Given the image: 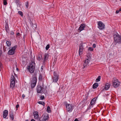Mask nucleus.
Here are the masks:
<instances>
[{
    "instance_id": "55",
    "label": "nucleus",
    "mask_w": 121,
    "mask_h": 121,
    "mask_svg": "<svg viewBox=\"0 0 121 121\" xmlns=\"http://www.w3.org/2000/svg\"><path fill=\"white\" fill-rule=\"evenodd\" d=\"M32 84H34V83H32Z\"/></svg>"
},
{
    "instance_id": "50",
    "label": "nucleus",
    "mask_w": 121,
    "mask_h": 121,
    "mask_svg": "<svg viewBox=\"0 0 121 121\" xmlns=\"http://www.w3.org/2000/svg\"><path fill=\"white\" fill-rule=\"evenodd\" d=\"M25 121H29L28 120H26Z\"/></svg>"
},
{
    "instance_id": "32",
    "label": "nucleus",
    "mask_w": 121,
    "mask_h": 121,
    "mask_svg": "<svg viewBox=\"0 0 121 121\" xmlns=\"http://www.w3.org/2000/svg\"><path fill=\"white\" fill-rule=\"evenodd\" d=\"M18 13H19V14L21 16H22L23 15L22 13V12L20 11H19L18 12Z\"/></svg>"
},
{
    "instance_id": "37",
    "label": "nucleus",
    "mask_w": 121,
    "mask_h": 121,
    "mask_svg": "<svg viewBox=\"0 0 121 121\" xmlns=\"http://www.w3.org/2000/svg\"><path fill=\"white\" fill-rule=\"evenodd\" d=\"M20 1L19 0H16V2L17 3V4Z\"/></svg>"
},
{
    "instance_id": "40",
    "label": "nucleus",
    "mask_w": 121,
    "mask_h": 121,
    "mask_svg": "<svg viewBox=\"0 0 121 121\" xmlns=\"http://www.w3.org/2000/svg\"><path fill=\"white\" fill-rule=\"evenodd\" d=\"M120 12L119 11L117 10L116 12V14Z\"/></svg>"
},
{
    "instance_id": "33",
    "label": "nucleus",
    "mask_w": 121,
    "mask_h": 121,
    "mask_svg": "<svg viewBox=\"0 0 121 121\" xmlns=\"http://www.w3.org/2000/svg\"><path fill=\"white\" fill-rule=\"evenodd\" d=\"M45 98V97L44 96V95H41L40 97V99H42L43 100Z\"/></svg>"
},
{
    "instance_id": "7",
    "label": "nucleus",
    "mask_w": 121,
    "mask_h": 121,
    "mask_svg": "<svg viewBox=\"0 0 121 121\" xmlns=\"http://www.w3.org/2000/svg\"><path fill=\"white\" fill-rule=\"evenodd\" d=\"M120 83L118 80L117 79L113 80L112 83V85L115 88H117L119 86Z\"/></svg>"
},
{
    "instance_id": "39",
    "label": "nucleus",
    "mask_w": 121,
    "mask_h": 121,
    "mask_svg": "<svg viewBox=\"0 0 121 121\" xmlns=\"http://www.w3.org/2000/svg\"><path fill=\"white\" fill-rule=\"evenodd\" d=\"M93 47L94 48H95L96 47V45L95 44H94L93 45Z\"/></svg>"
},
{
    "instance_id": "30",
    "label": "nucleus",
    "mask_w": 121,
    "mask_h": 121,
    "mask_svg": "<svg viewBox=\"0 0 121 121\" xmlns=\"http://www.w3.org/2000/svg\"><path fill=\"white\" fill-rule=\"evenodd\" d=\"M3 3L4 5H6L7 4V3L6 0H3Z\"/></svg>"
},
{
    "instance_id": "53",
    "label": "nucleus",
    "mask_w": 121,
    "mask_h": 121,
    "mask_svg": "<svg viewBox=\"0 0 121 121\" xmlns=\"http://www.w3.org/2000/svg\"><path fill=\"white\" fill-rule=\"evenodd\" d=\"M17 70H18V68H17Z\"/></svg>"
},
{
    "instance_id": "25",
    "label": "nucleus",
    "mask_w": 121,
    "mask_h": 121,
    "mask_svg": "<svg viewBox=\"0 0 121 121\" xmlns=\"http://www.w3.org/2000/svg\"><path fill=\"white\" fill-rule=\"evenodd\" d=\"M100 76H98V77L97 78L96 80V82H98L99 81H100Z\"/></svg>"
},
{
    "instance_id": "19",
    "label": "nucleus",
    "mask_w": 121,
    "mask_h": 121,
    "mask_svg": "<svg viewBox=\"0 0 121 121\" xmlns=\"http://www.w3.org/2000/svg\"><path fill=\"white\" fill-rule=\"evenodd\" d=\"M110 85L109 83H107L105 85L104 88L106 90H107L110 87Z\"/></svg>"
},
{
    "instance_id": "38",
    "label": "nucleus",
    "mask_w": 121,
    "mask_h": 121,
    "mask_svg": "<svg viewBox=\"0 0 121 121\" xmlns=\"http://www.w3.org/2000/svg\"><path fill=\"white\" fill-rule=\"evenodd\" d=\"M10 34L11 35H13L14 34V33L13 31H11L10 32Z\"/></svg>"
},
{
    "instance_id": "9",
    "label": "nucleus",
    "mask_w": 121,
    "mask_h": 121,
    "mask_svg": "<svg viewBox=\"0 0 121 121\" xmlns=\"http://www.w3.org/2000/svg\"><path fill=\"white\" fill-rule=\"evenodd\" d=\"M59 76L55 72H54V76L53 77V82H56L58 80Z\"/></svg>"
},
{
    "instance_id": "52",
    "label": "nucleus",
    "mask_w": 121,
    "mask_h": 121,
    "mask_svg": "<svg viewBox=\"0 0 121 121\" xmlns=\"http://www.w3.org/2000/svg\"><path fill=\"white\" fill-rule=\"evenodd\" d=\"M38 59H40V57H39V58H38Z\"/></svg>"
},
{
    "instance_id": "26",
    "label": "nucleus",
    "mask_w": 121,
    "mask_h": 121,
    "mask_svg": "<svg viewBox=\"0 0 121 121\" xmlns=\"http://www.w3.org/2000/svg\"><path fill=\"white\" fill-rule=\"evenodd\" d=\"M47 111L49 113L50 112H51L50 108L49 106H48L47 107Z\"/></svg>"
},
{
    "instance_id": "43",
    "label": "nucleus",
    "mask_w": 121,
    "mask_h": 121,
    "mask_svg": "<svg viewBox=\"0 0 121 121\" xmlns=\"http://www.w3.org/2000/svg\"><path fill=\"white\" fill-rule=\"evenodd\" d=\"M22 97H23V98L24 99V98L25 97V96L24 94H23L22 95Z\"/></svg>"
},
{
    "instance_id": "41",
    "label": "nucleus",
    "mask_w": 121,
    "mask_h": 121,
    "mask_svg": "<svg viewBox=\"0 0 121 121\" xmlns=\"http://www.w3.org/2000/svg\"><path fill=\"white\" fill-rule=\"evenodd\" d=\"M2 53V51L0 50V57L1 56Z\"/></svg>"
},
{
    "instance_id": "12",
    "label": "nucleus",
    "mask_w": 121,
    "mask_h": 121,
    "mask_svg": "<svg viewBox=\"0 0 121 121\" xmlns=\"http://www.w3.org/2000/svg\"><path fill=\"white\" fill-rule=\"evenodd\" d=\"M37 90L38 93H41L42 92V88L40 86H38Z\"/></svg>"
},
{
    "instance_id": "28",
    "label": "nucleus",
    "mask_w": 121,
    "mask_h": 121,
    "mask_svg": "<svg viewBox=\"0 0 121 121\" xmlns=\"http://www.w3.org/2000/svg\"><path fill=\"white\" fill-rule=\"evenodd\" d=\"M42 78V75L40 74L39 77V79L40 80H41Z\"/></svg>"
},
{
    "instance_id": "27",
    "label": "nucleus",
    "mask_w": 121,
    "mask_h": 121,
    "mask_svg": "<svg viewBox=\"0 0 121 121\" xmlns=\"http://www.w3.org/2000/svg\"><path fill=\"white\" fill-rule=\"evenodd\" d=\"M31 83V87L32 88H34L35 87V86L36 84H35V83H34V84H33L32 83Z\"/></svg>"
},
{
    "instance_id": "23",
    "label": "nucleus",
    "mask_w": 121,
    "mask_h": 121,
    "mask_svg": "<svg viewBox=\"0 0 121 121\" xmlns=\"http://www.w3.org/2000/svg\"><path fill=\"white\" fill-rule=\"evenodd\" d=\"M38 103L39 104L42 105L43 106H44L45 105V103L43 102L39 101L38 102Z\"/></svg>"
},
{
    "instance_id": "36",
    "label": "nucleus",
    "mask_w": 121,
    "mask_h": 121,
    "mask_svg": "<svg viewBox=\"0 0 121 121\" xmlns=\"http://www.w3.org/2000/svg\"><path fill=\"white\" fill-rule=\"evenodd\" d=\"M17 36H20L21 35L18 32L17 33Z\"/></svg>"
},
{
    "instance_id": "22",
    "label": "nucleus",
    "mask_w": 121,
    "mask_h": 121,
    "mask_svg": "<svg viewBox=\"0 0 121 121\" xmlns=\"http://www.w3.org/2000/svg\"><path fill=\"white\" fill-rule=\"evenodd\" d=\"M6 43L8 46L9 47L11 45V43L10 41H7L6 42Z\"/></svg>"
},
{
    "instance_id": "2",
    "label": "nucleus",
    "mask_w": 121,
    "mask_h": 121,
    "mask_svg": "<svg viewBox=\"0 0 121 121\" xmlns=\"http://www.w3.org/2000/svg\"><path fill=\"white\" fill-rule=\"evenodd\" d=\"M17 82L15 78L13 75H11V77L10 85V88L13 89L15 87V83Z\"/></svg>"
},
{
    "instance_id": "31",
    "label": "nucleus",
    "mask_w": 121,
    "mask_h": 121,
    "mask_svg": "<svg viewBox=\"0 0 121 121\" xmlns=\"http://www.w3.org/2000/svg\"><path fill=\"white\" fill-rule=\"evenodd\" d=\"M4 51L5 52L6 51H7L8 50V48H5V47H3Z\"/></svg>"
},
{
    "instance_id": "34",
    "label": "nucleus",
    "mask_w": 121,
    "mask_h": 121,
    "mask_svg": "<svg viewBox=\"0 0 121 121\" xmlns=\"http://www.w3.org/2000/svg\"><path fill=\"white\" fill-rule=\"evenodd\" d=\"M88 50L90 51H92L93 50V49L92 47H90L88 48Z\"/></svg>"
},
{
    "instance_id": "16",
    "label": "nucleus",
    "mask_w": 121,
    "mask_h": 121,
    "mask_svg": "<svg viewBox=\"0 0 121 121\" xmlns=\"http://www.w3.org/2000/svg\"><path fill=\"white\" fill-rule=\"evenodd\" d=\"M96 99V98H95L93 99L90 102V104L91 105H94L95 103Z\"/></svg>"
},
{
    "instance_id": "54",
    "label": "nucleus",
    "mask_w": 121,
    "mask_h": 121,
    "mask_svg": "<svg viewBox=\"0 0 121 121\" xmlns=\"http://www.w3.org/2000/svg\"><path fill=\"white\" fill-rule=\"evenodd\" d=\"M39 121H42V120H40Z\"/></svg>"
},
{
    "instance_id": "46",
    "label": "nucleus",
    "mask_w": 121,
    "mask_h": 121,
    "mask_svg": "<svg viewBox=\"0 0 121 121\" xmlns=\"http://www.w3.org/2000/svg\"><path fill=\"white\" fill-rule=\"evenodd\" d=\"M31 121H35V120L33 119H32Z\"/></svg>"
},
{
    "instance_id": "21",
    "label": "nucleus",
    "mask_w": 121,
    "mask_h": 121,
    "mask_svg": "<svg viewBox=\"0 0 121 121\" xmlns=\"http://www.w3.org/2000/svg\"><path fill=\"white\" fill-rule=\"evenodd\" d=\"M98 86V84L97 83H94L93 85V88L94 89L96 88Z\"/></svg>"
},
{
    "instance_id": "47",
    "label": "nucleus",
    "mask_w": 121,
    "mask_h": 121,
    "mask_svg": "<svg viewBox=\"0 0 121 121\" xmlns=\"http://www.w3.org/2000/svg\"><path fill=\"white\" fill-rule=\"evenodd\" d=\"M22 40L25 42V39L24 38V39H22Z\"/></svg>"
},
{
    "instance_id": "49",
    "label": "nucleus",
    "mask_w": 121,
    "mask_h": 121,
    "mask_svg": "<svg viewBox=\"0 0 121 121\" xmlns=\"http://www.w3.org/2000/svg\"><path fill=\"white\" fill-rule=\"evenodd\" d=\"M35 25L36 26L35 27H36V25Z\"/></svg>"
},
{
    "instance_id": "6",
    "label": "nucleus",
    "mask_w": 121,
    "mask_h": 121,
    "mask_svg": "<svg viewBox=\"0 0 121 121\" xmlns=\"http://www.w3.org/2000/svg\"><path fill=\"white\" fill-rule=\"evenodd\" d=\"M17 46H15L12 47L11 49H10L8 51V54L10 55H12L15 52V51L17 48Z\"/></svg>"
},
{
    "instance_id": "18",
    "label": "nucleus",
    "mask_w": 121,
    "mask_h": 121,
    "mask_svg": "<svg viewBox=\"0 0 121 121\" xmlns=\"http://www.w3.org/2000/svg\"><path fill=\"white\" fill-rule=\"evenodd\" d=\"M48 56V54L47 53H45L44 55V61H46L47 60Z\"/></svg>"
},
{
    "instance_id": "29",
    "label": "nucleus",
    "mask_w": 121,
    "mask_h": 121,
    "mask_svg": "<svg viewBox=\"0 0 121 121\" xmlns=\"http://www.w3.org/2000/svg\"><path fill=\"white\" fill-rule=\"evenodd\" d=\"M50 47V45L49 44L47 45L46 47V49L47 50Z\"/></svg>"
},
{
    "instance_id": "17",
    "label": "nucleus",
    "mask_w": 121,
    "mask_h": 121,
    "mask_svg": "<svg viewBox=\"0 0 121 121\" xmlns=\"http://www.w3.org/2000/svg\"><path fill=\"white\" fill-rule=\"evenodd\" d=\"M36 77H34L33 78L32 80L31 81V83H35V84H36Z\"/></svg>"
},
{
    "instance_id": "3",
    "label": "nucleus",
    "mask_w": 121,
    "mask_h": 121,
    "mask_svg": "<svg viewBox=\"0 0 121 121\" xmlns=\"http://www.w3.org/2000/svg\"><path fill=\"white\" fill-rule=\"evenodd\" d=\"M114 42L121 43V37L117 33L113 35Z\"/></svg>"
},
{
    "instance_id": "14",
    "label": "nucleus",
    "mask_w": 121,
    "mask_h": 121,
    "mask_svg": "<svg viewBox=\"0 0 121 121\" xmlns=\"http://www.w3.org/2000/svg\"><path fill=\"white\" fill-rule=\"evenodd\" d=\"M85 26V24H81L78 28V30H80V31L83 30Z\"/></svg>"
},
{
    "instance_id": "5",
    "label": "nucleus",
    "mask_w": 121,
    "mask_h": 121,
    "mask_svg": "<svg viewBox=\"0 0 121 121\" xmlns=\"http://www.w3.org/2000/svg\"><path fill=\"white\" fill-rule=\"evenodd\" d=\"M98 27L101 30L104 29L105 28V25L101 21H99L97 22Z\"/></svg>"
},
{
    "instance_id": "8",
    "label": "nucleus",
    "mask_w": 121,
    "mask_h": 121,
    "mask_svg": "<svg viewBox=\"0 0 121 121\" xmlns=\"http://www.w3.org/2000/svg\"><path fill=\"white\" fill-rule=\"evenodd\" d=\"M90 61V59L88 57L86 58V59L84 61L83 63V68L87 66L89 64Z\"/></svg>"
},
{
    "instance_id": "13",
    "label": "nucleus",
    "mask_w": 121,
    "mask_h": 121,
    "mask_svg": "<svg viewBox=\"0 0 121 121\" xmlns=\"http://www.w3.org/2000/svg\"><path fill=\"white\" fill-rule=\"evenodd\" d=\"M8 114V111L6 110H4L3 112V117L5 118L7 116Z\"/></svg>"
},
{
    "instance_id": "45",
    "label": "nucleus",
    "mask_w": 121,
    "mask_h": 121,
    "mask_svg": "<svg viewBox=\"0 0 121 121\" xmlns=\"http://www.w3.org/2000/svg\"><path fill=\"white\" fill-rule=\"evenodd\" d=\"M25 35H24L23 36V38L22 39H24H24H25Z\"/></svg>"
},
{
    "instance_id": "4",
    "label": "nucleus",
    "mask_w": 121,
    "mask_h": 121,
    "mask_svg": "<svg viewBox=\"0 0 121 121\" xmlns=\"http://www.w3.org/2000/svg\"><path fill=\"white\" fill-rule=\"evenodd\" d=\"M66 110L68 112H71L73 109L74 106L72 104H67L65 105Z\"/></svg>"
},
{
    "instance_id": "10",
    "label": "nucleus",
    "mask_w": 121,
    "mask_h": 121,
    "mask_svg": "<svg viewBox=\"0 0 121 121\" xmlns=\"http://www.w3.org/2000/svg\"><path fill=\"white\" fill-rule=\"evenodd\" d=\"M83 47L82 45H80L79 46V54L80 55L82 54Z\"/></svg>"
},
{
    "instance_id": "24",
    "label": "nucleus",
    "mask_w": 121,
    "mask_h": 121,
    "mask_svg": "<svg viewBox=\"0 0 121 121\" xmlns=\"http://www.w3.org/2000/svg\"><path fill=\"white\" fill-rule=\"evenodd\" d=\"M5 28L6 31H8L9 29V27L8 25L6 24L5 26Z\"/></svg>"
},
{
    "instance_id": "44",
    "label": "nucleus",
    "mask_w": 121,
    "mask_h": 121,
    "mask_svg": "<svg viewBox=\"0 0 121 121\" xmlns=\"http://www.w3.org/2000/svg\"><path fill=\"white\" fill-rule=\"evenodd\" d=\"M74 121H79L78 120V119L77 118H76L74 120Z\"/></svg>"
},
{
    "instance_id": "51",
    "label": "nucleus",
    "mask_w": 121,
    "mask_h": 121,
    "mask_svg": "<svg viewBox=\"0 0 121 121\" xmlns=\"http://www.w3.org/2000/svg\"><path fill=\"white\" fill-rule=\"evenodd\" d=\"M38 59H40V57H39V58H38Z\"/></svg>"
},
{
    "instance_id": "11",
    "label": "nucleus",
    "mask_w": 121,
    "mask_h": 121,
    "mask_svg": "<svg viewBox=\"0 0 121 121\" xmlns=\"http://www.w3.org/2000/svg\"><path fill=\"white\" fill-rule=\"evenodd\" d=\"M49 116L48 115H45L44 116L43 115L41 120L43 121H48Z\"/></svg>"
},
{
    "instance_id": "15",
    "label": "nucleus",
    "mask_w": 121,
    "mask_h": 121,
    "mask_svg": "<svg viewBox=\"0 0 121 121\" xmlns=\"http://www.w3.org/2000/svg\"><path fill=\"white\" fill-rule=\"evenodd\" d=\"M34 115L35 119H37L39 117L38 112L36 111H35L34 112Z\"/></svg>"
},
{
    "instance_id": "35",
    "label": "nucleus",
    "mask_w": 121,
    "mask_h": 121,
    "mask_svg": "<svg viewBox=\"0 0 121 121\" xmlns=\"http://www.w3.org/2000/svg\"><path fill=\"white\" fill-rule=\"evenodd\" d=\"M26 6L27 8H28L29 6L28 2H27L26 3Z\"/></svg>"
},
{
    "instance_id": "48",
    "label": "nucleus",
    "mask_w": 121,
    "mask_h": 121,
    "mask_svg": "<svg viewBox=\"0 0 121 121\" xmlns=\"http://www.w3.org/2000/svg\"><path fill=\"white\" fill-rule=\"evenodd\" d=\"M119 11L120 12L121 11V8L119 10Z\"/></svg>"
},
{
    "instance_id": "42",
    "label": "nucleus",
    "mask_w": 121,
    "mask_h": 121,
    "mask_svg": "<svg viewBox=\"0 0 121 121\" xmlns=\"http://www.w3.org/2000/svg\"><path fill=\"white\" fill-rule=\"evenodd\" d=\"M19 107V104H17L16 106V107L17 108Z\"/></svg>"
},
{
    "instance_id": "20",
    "label": "nucleus",
    "mask_w": 121,
    "mask_h": 121,
    "mask_svg": "<svg viewBox=\"0 0 121 121\" xmlns=\"http://www.w3.org/2000/svg\"><path fill=\"white\" fill-rule=\"evenodd\" d=\"M10 117L12 120H13L14 119V114L13 112H10Z\"/></svg>"
},
{
    "instance_id": "1",
    "label": "nucleus",
    "mask_w": 121,
    "mask_h": 121,
    "mask_svg": "<svg viewBox=\"0 0 121 121\" xmlns=\"http://www.w3.org/2000/svg\"><path fill=\"white\" fill-rule=\"evenodd\" d=\"M35 64L33 60H31V62L29 64V66H28L27 69H28L30 72L32 73L34 72L35 70Z\"/></svg>"
}]
</instances>
